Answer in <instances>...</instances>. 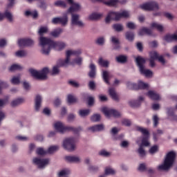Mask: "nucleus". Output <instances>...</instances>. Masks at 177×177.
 <instances>
[{
	"instance_id": "obj_1",
	"label": "nucleus",
	"mask_w": 177,
	"mask_h": 177,
	"mask_svg": "<svg viewBox=\"0 0 177 177\" xmlns=\"http://www.w3.org/2000/svg\"><path fill=\"white\" fill-rule=\"evenodd\" d=\"M39 44L41 46V53L43 55L48 56L50 53V49H55V50H62L66 48V44L62 41H55L50 38L41 37L39 40Z\"/></svg>"
},
{
	"instance_id": "obj_2",
	"label": "nucleus",
	"mask_w": 177,
	"mask_h": 177,
	"mask_svg": "<svg viewBox=\"0 0 177 177\" xmlns=\"http://www.w3.org/2000/svg\"><path fill=\"white\" fill-rule=\"evenodd\" d=\"M71 55L78 56L79 55H81V50H67L66 59H59L58 62V65L53 68V75H56V74H59V67H64L70 63V56H71Z\"/></svg>"
},
{
	"instance_id": "obj_3",
	"label": "nucleus",
	"mask_w": 177,
	"mask_h": 177,
	"mask_svg": "<svg viewBox=\"0 0 177 177\" xmlns=\"http://www.w3.org/2000/svg\"><path fill=\"white\" fill-rule=\"evenodd\" d=\"M176 160V153L174 151H169L165 158L162 165L158 167L160 171H168L174 165Z\"/></svg>"
},
{
	"instance_id": "obj_4",
	"label": "nucleus",
	"mask_w": 177,
	"mask_h": 177,
	"mask_svg": "<svg viewBox=\"0 0 177 177\" xmlns=\"http://www.w3.org/2000/svg\"><path fill=\"white\" fill-rule=\"evenodd\" d=\"M54 127L57 132H59V133H64V132H73L75 133H78L80 131H82L81 127H73L68 126H64L63 123L60 122H55L54 124Z\"/></svg>"
},
{
	"instance_id": "obj_5",
	"label": "nucleus",
	"mask_w": 177,
	"mask_h": 177,
	"mask_svg": "<svg viewBox=\"0 0 177 177\" xmlns=\"http://www.w3.org/2000/svg\"><path fill=\"white\" fill-rule=\"evenodd\" d=\"M129 16V12L128 11L124 10L122 12H109L108 15L105 19L106 23H110L111 20H115L118 21L120 19H127Z\"/></svg>"
},
{
	"instance_id": "obj_6",
	"label": "nucleus",
	"mask_w": 177,
	"mask_h": 177,
	"mask_svg": "<svg viewBox=\"0 0 177 177\" xmlns=\"http://www.w3.org/2000/svg\"><path fill=\"white\" fill-rule=\"evenodd\" d=\"M136 62L140 70V74L145 75V77H151L153 75V72L149 69L145 68V64H146V59L140 56L136 58Z\"/></svg>"
},
{
	"instance_id": "obj_7",
	"label": "nucleus",
	"mask_w": 177,
	"mask_h": 177,
	"mask_svg": "<svg viewBox=\"0 0 177 177\" xmlns=\"http://www.w3.org/2000/svg\"><path fill=\"white\" fill-rule=\"evenodd\" d=\"M29 73L36 80H46L48 73H49V68H44L41 71H37L35 69H29Z\"/></svg>"
},
{
	"instance_id": "obj_8",
	"label": "nucleus",
	"mask_w": 177,
	"mask_h": 177,
	"mask_svg": "<svg viewBox=\"0 0 177 177\" xmlns=\"http://www.w3.org/2000/svg\"><path fill=\"white\" fill-rule=\"evenodd\" d=\"M136 130L138 131V132H141L143 136L142 139V143L141 145H140V146H142V147H143V146H145V147L150 146V142H149L150 132H149V130L140 127H137Z\"/></svg>"
},
{
	"instance_id": "obj_9",
	"label": "nucleus",
	"mask_w": 177,
	"mask_h": 177,
	"mask_svg": "<svg viewBox=\"0 0 177 177\" xmlns=\"http://www.w3.org/2000/svg\"><path fill=\"white\" fill-rule=\"evenodd\" d=\"M63 147L68 151H74L75 150V139L74 138H67L64 140Z\"/></svg>"
},
{
	"instance_id": "obj_10",
	"label": "nucleus",
	"mask_w": 177,
	"mask_h": 177,
	"mask_svg": "<svg viewBox=\"0 0 177 177\" xmlns=\"http://www.w3.org/2000/svg\"><path fill=\"white\" fill-rule=\"evenodd\" d=\"M127 86L129 89H133V91H139V89H149V84L139 81L138 84L135 83H128Z\"/></svg>"
},
{
	"instance_id": "obj_11",
	"label": "nucleus",
	"mask_w": 177,
	"mask_h": 177,
	"mask_svg": "<svg viewBox=\"0 0 177 177\" xmlns=\"http://www.w3.org/2000/svg\"><path fill=\"white\" fill-rule=\"evenodd\" d=\"M102 111L108 118H110V117L118 118L121 116V113L115 109H110L107 107H104L102 108Z\"/></svg>"
},
{
	"instance_id": "obj_12",
	"label": "nucleus",
	"mask_w": 177,
	"mask_h": 177,
	"mask_svg": "<svg viewBox=\"0 0 177 177\" xmlns=\"http://www.w3.org/2000/svg\"><path fill=\"white\" fill-rule=\"evenodd\" d=\"M143 10H158V3L156 1H149L140 6Z\"/></svg>"
},
{
	"instance_id": "obj_13",
	"label": "nucleus",
	"mask_w": 177,
	"mask_h": 177,
	"mask_svg": "<svg viewBox=\"0 0 177 177\" xmlns=\"http://www.w3.org/2000/svg\"><path fill=\"white\" fill-rule=\"evenodd\" d=\"M68 3L71 6L68 9L66 13H74V12H78V10L81 9V6L77 3H74L73 0H68Z\"/></svg>"
},
{
	"instance_id": "obj_14",
	"label": "nucleus",
	"mask_w": 177,
	"mask_h": 177,
	"mask_svg": "<svg viewBox=\"0 0 177 177\" xmlns=\"http://www.w3.org/2000/svg\"><path fill=\"white\" fill-rule=\"evenodd\" d=\"M33 163L37 165L39 168H44L46 165L49 164V159H41L38 158H33Z\"/></svg>"
},
{
	"instance_id": "obj_15",
	"label": "nucleus",
	"mask_w": 177,
	"mask_h": 177,
	"mask_svg": "<svg viewBox=\"0 0 177 177\" xmlns=\"http://www.w3.org/2000/svg\"><path fill=\"white\" fill-rule=\"evenodd\" d=\"M72 16L71 23L73 26H78L79 27H82L84 24L81 21H78L80 19V15L74 14V12L71 13Z\"/></svg>"
},
{
	"instance_id": "obj_16",
	"label": "nucleus",
	"mask_w": 177,
	"mask_h": 177,
	"mask_svg": "<svg viewBox=\"0 0 177 177\" xmlns=\"http://www.w3.org/2000/svg\"><path fill=\"white\" fill-rule=\"evenodd\" d=\"M18 45L19 46H32L34 40L31 39H21L18 40Z\"/></svg>"
},
{
	"instance_id": "obj_17",
	"label": "nucleus",
	"mask_w": 177,
	"mask_h": 177,
	"mask_svg": "<svg viewBox=\"0 0 177 177\" xmlns=\"http://www.w3.org/2000/svg\"><path fill=\"white\" fill-rule=\"evenodd\" d=\"M143 100H144L143 97L140 96L139 97L138 100L129 101V106H131V107H139V106H140Z\"/></svg>"
},
{
	"instance_id": "obj_18",
	"label": "nucleus",
	"mask_w": 177,
	"mask_h": 177,
	"mask_svg": "<svg viewBox=\"0 0 177 177\" xmlns=\"http://www.w3.org/2000/svg\"><path fill=\"white\" fill-rule=\"evenodd\" d=\"M5 17H6L9 21H13V16H12L10 12L6 11L5 13L0 12V21H2V19H5Z\"/></svg>"
},
{
	"instance_id": "obj_19",
	"label": "nucleus",
	"mask_w": 177,
	"mask_h": 177,
	"mask_svg": "<svg viewBox=\"0 0 177 177\" xmlns=\"http://www.w3.org/2000/svg\"><path fill=\"white\" fill-rule=\"evenodd\" d=\"M35 109L36 111H39V109L41 108V103L42 102V97L41 95H37L35 100Z\"/></svg>"
},
{
	"instance_id": "obj_20",
	"label": "nucleus",
	"mask_w": 177,
	"mask_h": 177,
	"mask_svg": "<svg viewBox=\"0 0 177 177\" xmlns=\"http://www.w3.org/2000/svg\"><path fill=\"white\" fill-rule=\"evenodd\" d=\"M109 92L113 100H115V102L120 101V97H118V95H117V93H115V89L114 88H110L109 89Z\"/></svg>"
},
{
	"instance_id": "obj_21",
	"label": "nucleus",
	"mask_w": 177,
	"mask_h": 177,
	"mask_svg": "<svg viewBox=\"0 0 177 177\" xmlns=\"http://www.w3.org/2000/svg\"><path fill=\"white\" fill-rule=\"evenodd\" d=\"M103 129H104V125L103 124H96L88 128V131H91L92 132H100Z\"/></svg>"
},
{
	"instance_id": "obj_22",
	"label": "nucleus",
	"mask_w": 177,
	"mask_h": 177,
	"mask_svg": "<svg viewBox=\"0 0 177 177\" xmlns=\"http://www.w3.org/2000/svg\"><path fill=\"white\" fill-rule=\"evenodd\" d=\"M147 96L152 100H160V95L153 91H149L147 93Z\"/></svg>"
},
{
	"instance_id": "obj_23",
	"label": "nucleus",
	"mask_w": 177,
	"mask_h": 177,
	"mask_svg": "<svg viewBox=\"0 0 177 177\" xmlns=\"http://www.w3.org/2000/svg\"><path fill=\"white\" fill-rule=\"evenodd\" d=\"M111 41L114 46L113 49L115 50H118V49H120V40L117 37L114 36L111 37Z\"/></svg>"
},
{
	"instance_id": "obj_24",
	"label": "nucleus",
	"mask_w": 177,
	"mask_h": 177,
	"mask_svg": "<svg viewBox=\"0 0 177 177\" xmlns=\"http://www.w3.org/2000/svg\"><path fill=\"white\" fill-rule=\"evenodd\" d=\"M90 68L91 71L88 73V76L90 78H95V77H96V66H95L93 64H91Z\"/></svg>"
},
{
	"instance_id": "obj_25",
	"label": "nucleus",
	"mask_w": 177,
	"mask_h": 177,
	"mask_svg": "<svg viewBox=\"0 0 177 177\" xmlns=\"http://www.w3.org/2000/svg\"><path fill=\"white\" fill-rule=\"evenodd\" d=\"M125 2H127L125 0L122 1H120L118 0H109V1L105 2V5H107V6H115L118 3L124 4Z\"/></svg>"
},
{
	"instance_id": "obj_26",
	"label": "nucleus",
	"mask_w": 177,
	"mask_h": 177,
	"mask_svg": "<svg viewBox=\"0 0 177 177\" xmlns=\"http://www.w3.org/2000/svg\"><path fill=\"white\" fill-rule=\"evenodd\" d=\"M164 39L167 42H172V41H177V35L167 34L165 36Z\"/></svg>"
},
{
	"instance_id": "obj_27",
	"label": "nucleus",
	"mask_w": 177,
	"mask_h": 177,
	"mask_svg": "<svg viewBox=\"0 0 177 177\" xmlns=\"http://www.w3.org/2000/svg\"><path fill=\"white\" fill-rule=\"evenodd\" d=\"M62 32H63V29L58 28L50 32V35H51V37H54V38H57Z\"/></svg>"
},
{
	"instance_id": "obj_28",
	"label": "nucleus",
	"mask_w": 177,
	"mask_h": 177,
	"mask_svg": "<svg viewBox=\"0 0 177 177\" xmlns=\"http://www.w3.org/2000/svg\"><path fill=\"white\" fill-rule=\"evenodd\" d=\"M102 78L104 82L107 84V85H110V75H109V72L107 71H104L102 73Z\"/></svg>"
},
{
	"instance_id": "obj_29",
	"label": "nucleus",
	"mask_w": 177,
	"mask_h": 177,
	"mask_svg": "<svg viewBox=\"0 0 177 177\" xmlns=\"http://www.w3.org/2000/svg\"><path fill=\"white\" fill-rule=\"evenodd\" d=\"M116 62H118V63L124 64V63H127V62H128V57L125 55H119L116 57Z\"/></svg>"
},
{
	"instance_id": "obj_30",
	"label": "nucleus",
	"mask_w": 177,
	"mask_h": 177,
	"mask_svg": "<svg viewBox=\"0 0 177 177\" xmlns=\"http://www.w3.org/2000/svg\"><path fill=\"white\" fill-rule=\"evenodd\" d=\"M151 35V30L147 28H142V29L140 30L138 35Z\"/></svg>"
},
{
	"instance_id": "obj_31",
	"label": "nucleus",
	"mask_w": 177,
	"mask_h": 177,
	"mask_svg": "<svg viewBox=\"0 0 177 177\" xmlns=\"http://www.w3.org/2000/svg\"><path fill=\"white\" fill-rule=\"evenodd\" d=\"M102 17L103 14L94 12L89 15L88 19L89 20H99V19H100Z\"/></svg>"
},
{
	"instance_id": "obj_32",
	"label": "nucleus",
	"mask_w": 177,
	"mask_h": 177,
	"mask_svg": "<svg viewBox=\"0 0 177 177\" xmlns=\"http://www.w3.org/2000/svg\"><path fill=\"white\" fill-rule=\"evenodd\" d=\"M151 28H156L158 31H160V32H162L164 31V27L162 25H160L158 23L153 22L151 24Z\"/></svg>"
},
{
	"instance_id": "obj_33",
	"label": "nucleus",
	"mask_w": 177,
	"mask_h": 177,
	"mask_svg": "<svg viewBox=\"0 0 177 177\" xmlns=\"http://www.w3.org/2000/svg\"><path fill=\"white\" fill-rule=\"evenodd\" d=\"M65 159L68 162H80V158L77 156H66Z\"/></svg>"
},
{
	"instance_id": "obj_34",
	"label": "nucleus",
	"mask_w": 177,
	"mask_h": 177,
	"mask_svg": "<svg viewBox=\"0 0 177 177\" xmlns=\"http://www.w3.org/2000/svg\"><path fill=\"white\" fill-rule=\"evenodd\" d=\"M115 174V171L110 167H106L105 174L100 176L99 177H106V175H114Z\"/></svg>"
},
{
	"instance_id": "obj_35",
	"label": "nucleus",
	"mask_w": 177,
	"mask_h": 177,
	"mask_svg": "<svg viewBox=\"0 0 177 177\" xmlns=\"http://www.w3.org/2000/svg\"><path fill=\"white\" fill-rule=\"evenodd\" d=\"M162 133H164V131H162V130L161 129H158L156 131L153 132V140H155V142H157V140H158L159 136H161Z\"/></svg>"
},
{
	"instance_id": "obj_36",
	"label": "nucleus",
	"mask_w": 177,
	"mask_h": 177,
	"mask_svg": "<svg viewBox=\"0 0 177 177\" xmlns=\"http://www.w3.org/2000/svg\"><path fill=\"white\" fill-rule=\"evenodd\" d=\"M67 23H68V17L67 14H65L62 17H59V24L62 26H66Z\"/></svg>"
},
{
	"instance_id": "obj_37",
	"label": "nucleus",
	"mask_w": 177,
	"mask_h": 177,
	"mask_svg": "<svg viewBox=\"0 0 177 177\" xmlns=\"http://www.w3.org/2000/svg\"><path fill=\"white\" fill-rule=\"evenodd\" d=\"M126 39L129 41L130 42H132L133 39H135V33L131 31H128L126 32Z\"/></svg>"
},
{
	"instance_id": "obj_38",
	"label": "nucleus",
	"mask_w": 177,
	"mask_h": 177,
	"mask_svg": "<svg viewBox=\"0 0 177 177\" xmlns=\"http://www.w3.org/2000/svg\"><path fill=\"white\" fill-rule=\"evenodd\" d=\"M137 151L140 158H145V157H146V151L145 150V148L142 147V145H140Z\"/></svg>"
},
{
	"instance_id": "obj_39",
	"label": "nucleus",
	"mask_w": 177,
	"mask_h": 177,
	"mask_svg": "<svg viewBox=\"0 0 177 177\" xmlns=\"http://www.w3.org/2000/svg\"><path fill=\"white\" fill-rule=\"evenodd\" d=\"M25 15L28 17V16H31V17H32V19H37V17H38V12L37 10L35 11H26L25 12Z\"/></svg>"
},
{
	"instance_id": "obj_40",
	"label": "nucleus",
	"mask_w": 177,
	"mask_h": 177,
	"mask_svg": "<svg viewBox=\"0 0 177 177\" xmlns=\"http://www.w3.org/2000/svg\"><path fill=\"white\" fill-rule=\"evenodd\" d=\"M24 102V99L23 98H17L15 100H13L11 102L12 107H16V106H19V104H21Z\"/></svg>"
},
{
	"instance_id": "obj_41",
	"label": "nucleus",
	"mask_w": 177,
	"mask_h": 177,
	"mask_svg": "<svg viewBox=\"0 0 177 177\" xmlns=\"http://www.w3.org/2000/svg\"><path fill=\"white\" fill-rule=\"evenodd\" d=\"M46 32H48V27L41 26L38 31L39 35H40L39 39H41V37H44V35L46 34Z\"/></svg>"
},
{
	"instance_id": "obj_42",
	"label": "nucleus",
	"mask_w": 177,
	"mask_h": 177,
	"mask_svg": "<svg viewBox=\"0 0 177 177\" xmlns=\"http://www.w3.org/2000/svg\"><path fill=\"white\" fill-rule=\"evenodd\" d=\"M98 64L102 67H109V62L107 60L103 59L102 57H100L98 60Z\"/></svg>"
},
{
	"instance_id": "obj_43",
	"label": "nucleus",
	"mask_w": 177,
	"mask_h": 177,
	"mask_svg": "<svg viewBox=\"0 0 177 177\" xmlns=\"http://www.w3.org/2000/svg\"><path fill=\"white\" fill-rule=\"evenodd\" d=\"M112 28L118 32H120L124 30V26H122L121 24H115L112 26Z\"/></svg>"
},
{
	"instance_id": "obj_44",
	"label": "nucleus",
	"mask_w": 177,
	"mask_h": 177,
	"mask_svg": "<svg viewBox=\"0 0 177 177\" xmlns=\"http://www.w3.org/2000/svg\"><path fill=\"white\" fill-rule=\"evenodd\" d=\"M89 113H91V110L89 109H81L79 111L80 117H86V115H89Z\"/></svg>"
},
{
	"instance_id": "obj_45",
	"label": "nucleus",
	"mask_w": 177,
	"mask_h": 177,
	"mask_svg": "<svg viewBox=\"0 0 177 177\" xmlns=\"http://www.w3.org/2000/svg\"><path fill=\"white\" fill-rule=\"evenodd\" d=\"M59 150V146H52L48 148L47 150V154H53L55 151H57Z\"/></svg>"
},
{
	"instance_id": "obj_46",
	"label": "nucleus",
	"mask_w": 177,
	"mask_h": 177,
	"mask_svg": "<svg viewBox=\"0 0 177 177\" xmlns=\"http://www.w3.org/2000/svg\"><path fill=\"white\" fill-rule=\"evenodd\" d=\"M54 5H55V6H61L62 8L67 7V4L66 3V2H64V1H62V0H58V1H55Z\"/></svg>"
},
{
	"instance_id": "obj_47",
	"label": "nucleus",
	"mask_w": 177,
	"mask_h": 177,
	"mask_svg": "<svg viewBox=\"0 0 177 177\" xmlns=\"http://www.w3.org/2000/svg\"><path fill=\"white\" fill-rule=\"evenodd\" d=\"M36 153L38 156H45L48 154L47 151L44 150V148L39 147L36 150Z\"/></svg>"
},
{
	"instance_id": "obj_48",
	"label": "nucleus",
	"mask_w": 177,
	"mask_h": 177,
	"mask_svg": "<svg viewBox=\"0 0 177 177\" xmlns=\"http://www.w3.org/2000/svg\"><path fill=\"white\" fill-rule=\"evenodd\" d=\"M26 55H27V53L23 50H18L15 53V56H17V57H24V56H26Z\"/></svg>"
},
{
	"instance_id": "obj_49",
	"label": "nucleus",
	"mask_w": 177,
	"mask_h": 177,
	"mask_svg": "<svg viewBox=\"0 0 177 177\" xmlns=\"http://www.w3.org/2000/svg\"><path fill=\"white\" fill-rule=\"evenodd\" d=\"M159 121L160 118H158V116L157 115H154L153 116V122L154 128H157V127H158Z\"/></svg>"
},
{
	"instance_id": "obj_50",
	"label": "nucleus",
	"mask_w": 177,
	"mask_h": 177,
	"mask_svg": "<svg viewBox=\"0 0 177 177\" xmlns=\"http://www.w3.org/2000/svg\"><path fill=\"white\" fill-rule=\"evenodd\" d=\"M91 120L93 121V122H99V121H100V115L94 114L91 116Z\"/></svg>"
},
{
	"instance_id": "obj_51",
	"label": "nucleus",
	"mask_w": 177,
	"mask_h": 177,
	"mask_svg": "<svg viewBox=\"0 0 177 177\" xmlns=\"http://www.w3.org/2000/svg\"><path fill=\"white\" fill-rule=\"evenodd\" d=\"M77 98H75L73 95H68V103L71 104V103H77Z\"/></svg>"
},
{
	"instance_id": "obj_52",
	"label": "nucleus",
	"mask_w": 177,
	"mask_h": 177,
	"mask_svg": "<svg viewBox=\"0 0 177 177\" xmlns=\"http://www.w3.org/2000/svg\"><path fill=\"white\" fill-rule=\"evenodd\" d=\"M150 55V59H153V60H157L158 59V53L156 51H151L149 53Z\"/></svg>"
},
{
	"instance_id": "obj_53",
	"label": "nucleus",
	"mask_w": 177,
	"mask_h": 177,
	"mask_svg": "<svg viewBox=\"0 0 177 177\" xmlns=\"http://www.w3.org/2000/svg\"><path fill=\"white\" fill-rule=\"evenodd\" d=\"M10 71H15V70H21V66L18 64H12L10 68Z\"/></svg>"
},
{
	"instance_id": "obj_54",
	"label": "nucleus",
	"mask_w": 177,
	"mask_h": 177,
	"mask_svg": "<svg viewBox=\"0 0 177 177\" xmlns=\"http://www.w3.org/2000/svg\"><path fill=\"white\" fill-rule=\"evenodd\" d=\"M11 84L13 85H19V84H20V78L18 77H13L11 80Z\"/></svg>"
},
{
	"instance_id": "obj_55",
	"label": "nucleus",
	"mask_w": 177,
	"mask_h": 177,
	"mask_svg": "<svg viewBox=\"0 0 177 177\" xmlns=\"http://www.w3.org/2000/svg\"><path fill=\"white\" fill-rule=\"evenodd\" d=\"M138 171L140 172H145V171H147V167H146V165L145 163H141L138 167Z\"/></svg>"
},
{
	"instance_id": "obj_56",
	"label": "nucleus",
	"mask_w": 177,
	"mask_h": 177,
	"mask_svg": "<svg viewBox=\"0 0 177 177\" xmlns=\"http://www.w3.org/2000/svg\"><path fill=\"white\" fill-rule=\"evenodd\" d=\"M157 151H158V146L157 145L151 147L149 149V153L151 154H154V153H157Z\"/></svg>"
},
{
	"instance_id": "obj_57",
	"label": "nucleus",
	"mask_w": 177,
	"mask_h": 177,
	"mask_svg": "<svg viewBox=\"0 0 177 177\" xmlns=\"http://www.w3.org/2000/svg\"><path fill=\"white\" fill-rule=\"evenodd\" d=\"M15 139H17V140H21L22 142H26V140H28V138L23 136H16Z\"/></svg>"
},
{
	"instance_id": "obj_58",
	"label": "nucleus",
	"mask_w": 177,
	"mask_h": 177,
	"mask_svg": "<svg viewBox=\"0 0 177 177\" xmlns=\"http://www.w3.org/2000/svg\"><path fill=\"white\" fill-rule=\"evenodd\" d=\"M3 88H8V83L0 80V93H1Z\"/></svg>"
},
{
	"instance_id": "obj_59",
	"label": "nucleus",
	"mask_w": 177,
	"mask_h": 177,
	"mask_svg": "<svg viewBox=\"0 0 177 177\" xmlns=\"http://www.w3.org/2000/svg\"><path fill=\"white\" fill-rule=\"evenodd\" d=\"M122 124L124 125L125 127H131V120L128 119H124L122 120Z\"/></svg>"
},
{
	"instance_id": "obj_60",
	"label": "nucleus",
	"mask_w": 177,
	"mask_h": 177,
	"mask_svg": "<svg viewBox=\"0 0 177 177\" xmlns=\"http://www.w3.org/2000/svg\"><path fill=\"white\" fill-rule=\"evenodd\" d=\"M39 8L41 9H46V3L45 2V0H41L39 2Z\"/></svg>"
},
{
	"instance_id": "obj_61",
	"label": "nucleus",
	"mask_w": 177,
	"mask_h": 177,
	"mask_svg": "<svg viewBox=\"0 0 177 177\" xmlns=\"http://www.w3.org/2000/svg\"><path fill=\"white\" fill-rule=\"evenodd\" d=\"M88 170L90 171V172H97L99 168L96 166H89Z\"/></svg>"
},
{
	"instance_id": "obj_62",
	"label": "nucleus",
	"mask_w": 177,
	"mask_h": 177,
	"mask_svg": "<svg viewBox=\"0 0 177 177\" xmlns=\"http://www.w3.org/2000/svg\"><path fill=\"white\" fill-rule=\"evenodd\" d=\"M100 156H102L103 157H109L110 156V153L107 152L105 150H102L99 153Z\"/></svg>"
},
{
	"instance_id": "obj_63",
	"label": "nucleus",
	"mask_w": 177,
	"mask_h": 177,
	"mask_svg": "<svg viewBox=\"0 0 177 177\" xmlns=\"http://www.w3.org/2000/svg\"><path fill=\"white\" fill-rule=\"evenodd\" d=\"M68 174H70V171H68V170H62L59 173V176H64L66 175H68Z\"/></svg>"
},
{
	"instance_id": "obj_64",
	"label": "nucleus",
	"mask_w": 177,
	"mask_h": 177,
	"mask_svg": "<svg viewBox=\"0 0 177 177\" xmlns=\"http://www.w3.org/2000/svg\"><path fill=\"white\" fill-rule=\"evenodd\" d=\"M127 28H129L130 30H135V24L132 23V22H128L127 24Z\"/></svg>"
}]
</instances>
